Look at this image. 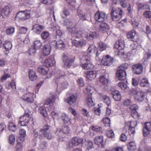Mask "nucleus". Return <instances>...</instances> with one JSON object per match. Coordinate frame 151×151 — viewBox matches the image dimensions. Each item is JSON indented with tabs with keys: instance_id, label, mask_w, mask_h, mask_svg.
Instances as JSON below:
<instances>
[{
	"instance_id": "obj_1",
	"label": "nucleus",
	"mask_w": 151,
	"mask_h": 151,
	"mask_svg": "<svg viewBox=\"0 0 151 151\" xmlns=\"http://www.w3.org/2000/svg\"><path fill=\"white\" fill-rule=\"evenodd\" d=\"M96 49L95 46L93 44L90 45L87 50V54L83 56L81 59V62L82 67L85 70L92 69L93 65L90 62L92 56V51Z\"/></svg>"
},
{
	"instance_id": "obj_2",
	"label": "nucleus",
	"mask_w": 151,
	"mask_h": 151,
	"mask_svg": "<svg viewBox=\"0 0 151 151\" xmlns=\"http://www.w3.org/2000/svg\"><path fill=\"white\" fill-rule=\"evenodd\" d=\"M51 127L47 125H44L43 128L39 130L35 129L33 131V139L36 140L37 138H39L40 139H43L45 138L48 139H51L53 136L50 132Z\"/></svg>"
},
{
	"instance_id": "obj_3",
	"label": "nucleus",
	"mask_w": 151,
	"mask_h": 151,
	"mask_svg": "<svg viewBox=\"0 0 151 151\" xmlns=\"http://www.w3.org/2000/svg\"><path fill=\"white\" fill-rule=\"evenodd\" d=\"M66 75L63 71L59 70H58L56 71L55 73V77L53 81L57 84L58 88L57 90L58 89L62 90L67 88L68 85V83L63 78Z\"/></svg>"
},
{
	"instance_id": "obj_4",
	"label": "nucleus",
	"mask_w": 151,
	"mask_h": 151,
	"mask_svg": "<svg viewBox=\"0 0 151 151\" xmlns=\"http://www.w3.org/2000/svg\"><path fill=\"white\" fill-rule=\"evenodd\" d=\"M34 88L29 87L26 91V93L21 98V99L28 103H32L34 101L35 96L33 90Z\"/></svg>"
},
{
	"instance_id": "obj_5",
	"label": "nucleus",
	"mask_w": 151,
	"mask_h": 151,
	"mask_svg": "<svg viewBox=\"0 0 151 151\" xmlns=\"http://www.w3.org/2000/svg\"><path fill=\"white\" fill-rule=\"evenodd\" d=\"M56 96L55 95H52L51 97L47 99L44 104H41L40 107L39 108L40 113L44 117L47 116V112L46 109V105L50 104V106L52 105V103L55 101V99Z\"/></svg>"
},
{
	"instance_id": "obj_6",
	"label": "nucleus",
	"mask_w": 151,
	"mask_h": 151,
	"mask_svg": "<svg viewBox=\"0 0 151 151\" xmlns=\"http://www.w3.org/2000/svg\"><path fill=\"white\" fill-rule=\"evenodd\" d=\"M128 65L127 64H124L119 67V69L116 72V76L118 79L123 81L126 78V73L125 70L127 69Z\"/></svg>"
},
{
	"instance_id": "obj_7",
	"label": "nucleus",
	"mask_w": 151,
	"mask_h": 151,
	"mask_svg": "<svg viewBox=\"0 0 151 151\" xmlns=\"http://www.w3.org/2000/svg\"><path fill=\"white\" fill-rule=\"evenodd\" d=\"M74 57L68 54H63L62 60L64 63V66L66 68H70L74 61Z\"/></svg>"
},
{
	"instance_id": "obj_8",
	"label": "nucleus",
	"mask_w": 151,
	"mask_h": 151,
	"mask_svg": "<svg viewBox=\"0 0 151 151\" xmlns=\"http://www.w3.org/2000/svg\"><path fill=\"white\" fill-rule=\"evenodd\" d=\"M122 11L118 8L112 7L111 12V17L113 21H119L122 17Z\"/></svg>"
},
{
	"instance_id": "obj_9",
	"label": "nucleus",
	"mask_w": 151,
	"mask_h": 151,
	"mask_svg": "<svg viewBox=\"0 0 151 151\" xmlns=\"http://www.w3.org/2000/svg\"><path fill=\"white\" fill-rule=\"evenodd\" d=\"M31 112L26 111L24 115L20 117L18 124L20 126H26L29 123L31 119L30 116Z\"/></svg>"
},
{
	"instance_id": "obj_10",
	"label": "nucleus",
	"mask_w": 151,
	"mask_h": 151,
	"mask_svg": "<svg viewBox=\"0 0 151 151\" xmlns=\"http://www.w3.org/2000/svg\"><path fill=\"white\" fill-rule=\"evenodd\" d=\"M30 12L28 10L20 11L17 14L15 17V19L24 20L28 19L30 17Z\"/></svg>"
},
{
	"instance_id": "obj_11",
	"label": "nucleus",
	"mask_w": 151,
	"mask_h": 151,
	"mask_svg": "<svg viewBox=\"0 0 151 151\" xmlns=\"http://www.w3.org/2000/svg\"><path fill=\"white\" fill-rule=\"evenodd\" d=\"M137 123L135 121H130L126 122L125 127L129 128L128 131L129 134L132 137L135 133V127L137 125Z\"/></svg>"
},
{
	"instance_id": "obj_12",
	"label": "nucleus",
	"mask_w": 151,
	"mask_h": 151,
	"mask_svg": "<svg viewBox=\"0 0 151 151\" xmlns=\"http://www.w3.org/2000/svg\"><path fill=\"white\" fill-rule=\"evenodd\" d=\"M70 131V128L68 126H63L62 127L61 129H57L55 134L60 137H65V134L69 133Z\"/></svg>"
},
{
	"instance_id": "obj_13",
	"label": "nucleus",
	"mask_w": 151,
	"mask_h": 151,
	"mask_svg": "<svg viewBox=\"0 0 151 151\" xmlns=\"http://www.w3.org/2000/svg\"><path fill=\"white\" fill-rule=\"evenodd\" d=\"M94 19L96 21L101 23L106 19L107 16L104 13L98 11L95 14Z\"/></svg>"
},
{
	"instance_id": "obj_14",
	"label": "nucleus",
	"mask_w": 151,
	"mask_h": 151,
	"mask_svg": "<svg viewBox=\"0 0 151 151\" xmlns=\"http://www.w3.org/2000/svg\"><path fill=\"white\" fill-rule=\"evenodd\" d=\"M83 142V140L79 137L73 138L71 140V142L68 144V147L70 148L73 147L78 145L80 143Z\"/></svg>"
},
{
	"instance_id": "obj_15",
	"label": "nucleus",
	"mask_w": 151,
	"mask_h": 151,
	"mask_svg": "<svg viewBox=\"0 0 151 151\" xmlns=\"http://www.w3.org/2000/svg\"><path fill=\"white\" fill-rule=\"evenodd\" d=\"M101 62L104 65H110L113 63V58L106 55L103 57Z\"/></svg>"
},
{
	"instance_id": "obj_16",
	"label": "nucleus",
	"mask_w": 151,
	"mask_h": 151,
	"mask_svg": "<svg viewBox=\"0 0 151 151\" xmlns=\"http://www.w3.org/2000/svg\"><path fill=\"white\" fill-rule=\"evenodd\" d=\"M127 38L133 42H136L138 38L137 35L134 29H132L127 34Z\"/></svg>"
},
{
	"instance_id": "obj_17",
	"label": "nucleus",
	"mask_w": 151,
	"mask_h": 151,
	"mask_svg": "<svg viewBox=\"0 0 151 151\" xmlns=\"http://www.w3.org/2000/svg\"><path fill=\"white\" fill-rule=\"evenodd\" d=\"M145 93L143 91H136L134 97L135 100L139 102L142 101L145 97Z\"/></svg>"
},
{
	"instance_id": "obj_18",
	"label": "nucleus",
	"mask_w": 151,
	"mask_h": 151,
	"mask_svg": "<svg viewBox=\"0 0 151 151\" xmlns=\"http://www.w3.org/2000/svg\"><path fill=\"white\" fill-rule=\"evenodd\" d=\"M100 30L103 33L106 32L108 35L111 34V30L108 24L106 23H101L100 25Z\"/></svg>"
},
{
	"instance_id": "obj_19",
	"label": "nucleus",
	"mask_w": 151,
	"mask_h": 151,
	"mask_svg": "<svg viewBox=\"0 0 151 151\" xmlns=\"http://www.w3.org/2000/svg\"><path fill=\"white\" fill-rule=\"evenodd\" d=\"M151 131V123L150 122L145 123L143 129V134L144 136L148 135Z\"/></svg>"
},
{
	"instance_id": "obj_20",
	"label": "nucleus",
	"mask_w": 151,
	"mask_h": 151,
	"mask_svg": "<svg viewBox=\"0 0 151 151\" xmlns=\"http://www.w3.org/2000/svg\"><path fill=\"white\" fill-rule=\"evenodd\" d=\"M132 69L134 73L139 74L142 71L143 67L141 64L139 63L133 65Z\"/></svg>"
},
{
	"instance_id": "obj_21",
	"label": "nucleus",
	"mask_w": 151,
	"mask_h": 151,
	"mask_svg": "<svg viewBox=\"0 0 151 151\" xmlns=\"http://www.w3.org/2000/svg\"><path fill=\"white\" fill-rule=\"evenodd\" d=\"M97 72L96 70L87 71L85 73V76L87 79L92 81L96 77Z\"/></svg>"
},
{
	"instance_id": "obj_22",
	"label": "nucleus",
	"mask_w": 151,
	"mask_h": 151,
	"mask_svg": "<svg viewBox=\"0 0 151 151\" xmlns=\"http://www.w3.org/2000/svg\"><path fill=\"white\" fill-rule=\"evenodd\" d=\"M61 119L64 124H71V118L64 113L62 114Z\"/></svg>"
},
{
	"instance_id": "obj_23",
	"label": "nucleus",
	"mask_w": 151,
	"mask_h": 151,
	"mask_svg": "<svg viewBox=\"0 0 151 151\" xmlns=\"http://www.w3.org/2000/svg\"><path fill=\"white\" fill-rule=\"evenodd\" d=\"M63 24L66 27L69 32H72V28H74L73 27V22L71 19L69 18H66L64 20Z\"/></svg>"
},
{
	"instance_id": "obj_24",
	"label": "nucleus",
	"mask_w": 151,
	"mask_h": 151,
	"mask_svg": "<svg viewBox=\"0 0 151 151\" xmlns=\"http://www.w3.org/2000/svg\"><path fill=\"white\" fill-rule=\"evenodd\" d=\"M111 95L113 98L116 101H120L122 96L120 92L118 90H114L111 91Z\"/></svg>"
},
{
	"instance_id": "obj_25",
	"label": "nucleus",
	"mask_w": 151,
	"mask_h": 151,
	"mask_svg": "<svg viewBox=\"0 0 151 151\" xmlns=\"http://www.w3.org/2000/svg\"><path fill=\"white\" fill-rule=\"evenodd\" d=\"M44 27L42 25L38 24L33 25L32 30L33 32L37 34H39L44 29Z\"/></svg>"
},
{
	"instance_id": "obj_26",
	"label": "nucleus",
	"mask_w": 151,
	"mask_h": 151,
	"mask_svg": "<svg viewBox=\"0 0 151 151\" xmlns=\"http://www.w3.org/2000/svg\"><path fill=\"white\" fill-rule=\"evenodd\" d=\"M10 11L9 8L8 6H6L0 10V14L4 18L7 17L9 15Z\"/></svg>"
},
{
	"instance_id": "obj_27",
	"label": "nucleus",
	"mask_w": 151,
	"mask_h": 151,
	"mask_svg": "<svg viewBox=\"0 0 151 151\" xmlns=\"http://www.w3.org/2000/svg\"><path fill=\"white\" fill-rule=\"evenodd\" d=\"M115 48L121 50L124 47V42L123 40H119L116 41L114 45Z\"/></svg>"
},
{
	"instance_id": "obj_28",
	"label": "nucleus",
	"mask_w": 151,
	"mask_h": 151,
	"mask_svg": "<svg viewBox=\"0 0 151 151\" xmlns=\"http://www.w3.org/2000/svg\"><path fill=\"white\" fill-rule=\"evenodd\" d=\"M76 29L75 27L72 28V32H70L71 33L72 35H74L77 38H79L82 36V33L81 31H78L76 30Z\"/></svg>"
},
{
	"instance_id": "obj_29",
	"label": "nucleus",
	"mask_w": 151,
	"mask_h": 151,
	"mask_svg": "<svg viewBox=\"0 0 151 151\" xmlns=\"http://www.w3.org/2000/svg\"><path fill=\"white\" fill-rule=\"evenodd\" d=\"M45 64L47 67L52 66L55 64V62L54 58L47 59L45 61Z\"/></svg>"
},
{
	"instance_id": "obj_30",
	"label": "nucleus",
	"mask_w": 151,
	"mask_h": 151,
	"mask_svg": "<svg viewBox=\"0 0 151 151\" xmlns=\"http://www.w3.org/2000/svg\"><path fill=\"white\" fill-rule=\"evenodd\" d=\"M51 50V47L50 45L47 44L44 45L43 48V51L45 55L46 56L49 55Z\"/></svg>"
},
{
	"instance_id": "obj_31",
	"label": "nucleus",
	"mask_w": 151,
	"mask_h": 151,
	"mask_svg": "<svg viewBox=\"0 0 151 151\" xmlns=\"http://www.w3.org/2000/svg\"><path fill=\"white\" fill-rule=\"evenodd\" d=\"M96 36V33L95 32H87L86 37L88 40H92Z\"/></svg>"
},
{
	"instance_id": "obj_32",
	"label": "nucleus",
	"mask_w": 151,
	"mask_h": 151,
	"mask_svg": "<svg viewBox=\"0 0 151 151\" xmlns=\"http://www.w3.org/2000/svg\"><path fill=\"white\" fill-rule=\"evenodd\" d=\"M86 102L89 107H91L95 104L92 99V95H88L86 98Z\"/></svg>"
},
{
	"instance_id": "obj_33",
	"label": "nucleus",
	"mask_w": 151,
	"mask_h": 151,
	"mask_svg": "<svg viewBox=\"0 0 151 151\" xmlns=\"http://www.w3.org/2000/svg\"><path fill=\"white\" fill-rule=\"evenodd\" d=\"M150 85L148 80L146 78L142 79L140 83V86L142 87H148Z\"/></svg>"
},
{
	"instance_id": "obj_34",
	"label": "nucleus",
	"mask_w": 151,
	"mask_h": 151,
	"mask_svg": "<svg viewBox=\"0 0 151 151\" xmlns=\"http://www.w3.org/2000/svg\"><path fill=\"white\" fill-rule=\"evenodd\" d=\"M3 46L6 51H9L11 49L12 45L11 42L9 40H6L3 44Z\"/></svg>"
},
{
	"instance_id": "obj_35",
	"label": "nucleus",
	"mask_w": 151,
	"mask_h": 151,
	"mask_svg": "<svg viewBox=\"0 0 151 151\" xmlns=\"http://www.w3.org/2000/svg\"><path fill=\"white\" fill-rule=\"evenodd\" d=\"M76 97L74 95H72L68 98L67 102L69 104L72 105L76 102Z\"/></svg>"
},
{
	"instance_id": "obj_36",
	"label": "nucleus",
	"mask_w": 151,
	"mask_h": 151,
	"mask_svg": "<svg viewBox=\"0 0 151 151\" xmlns=\"http://www.w3.org/2000/svg\"><path fill=\"white\" fill-rule=\"evenodd\" d=\"M29 77L32 81L35 80L37 78V76L35 75V71L32 69L30 70L29 72Z\"/></svg>"
},
{
	"instance_id": "obj_37",
	"label": "nucleus",
	"mask_w": 151,
	"mask_h": 151,
	"mask_svg": "<svg viewBox=\"0 0 151 151\" xmlns=\"http://www.w3.org/2000/svg\"><path fill=\"white\" fill-rule=\"evenodd\" d=\"M127 147L128 150L130 151H134L136 148V144L134 142H129L128 144Z\"/></svg>"
},
{
	"instance_id": "obj_38",
	"label": "nucleus",
	"mask_w": 151,
	"mask_h": 151,
	"mask_svg": "<svg viewBox=\"0 0 151 151\" xmlns=\"http://www.w3.org/2000/svg\"><path fill=\"white\" fill-rule=\"evenodd\" d=\"M103 137L102 136H98L94 139V142L95 144L99 145L101 144L103 142Z\"/></svg>"
},
{
	"instance_id": "obj_39",
	"label": "nucleus",
	"mask_w": 151,
	"mask_h": 151,
	"mask_svg": "<svg viewBox=\"0 0 151 151\" xmlns=\"http://www.w3.org/2000/svg\"><path fill=\"white\" fill-rule=\"evenodd\" d=\"M93 87L90 86H88L84 90V92L88 94V95H92V91L93 90Z\"/></svg>"
},
{
	"instance_id": "obj_40",
	"label": "nucleus",
	"mask_w": 151,
	"mask_h": 151,
	"mask_svg": "<svg viewBox=\"0 0 151 151\" xmlns=\"http://www.w3.org/2000/svg\"><path fill=\"white\" fill-rule=\"evenodd\" d=\"M42 46V43L40 40H35L33 42V46L37 49H39Z\"/></svg>"
},
{
	"instance_id": "obj_41",
	"label": "nucleus",
	"mask_w": 151,
	"mask_h": 151,
	"mask_svg": "<svg viewBox=\"0 0 151 151\" xmlns=\"http://www.w3.org/2000/svg\"><path fill=\"white\" fill-rule=\"evenodd\" d=\"M102 99L104 102L106 104L107 106H109L111 104V100L109 97L107 96H104L102 97Z\"/></svg>"
},
{
	"instance_id": "obj_42",
	"label": "nucleus",
	"mask_w": 151,
	"mask_h": 151,
	"mask_svg": "<svg viewBox=\"0 0 151 151\" xmlns=\"http://www.w3.org/2000/svg\"><path fill=\"white\" fill-rule=\"evenodd\" d=\"M37 70L39 73L43 75L47 74L48 72L47 68H44L43 67H39Z\"/></svg>"
},
{
	"instance_id": "obj_43",
	"label": "nucleus",
	"mask_w": 151,
	"mask_h": 151,
	"mask_svg": "<svg viewBox=\"0 0 151 151\" xmlns=\"http://www.w3.org/2000/svg\"><path fill=\"white\" fill-rule=\"evenodd\" d=\"M131 49L132 50L131 53L134 55L137 51V46L136 43H133L130 45Z\"/></svg>"
},
{
	"instance_id": "obj_44",
	"label": "nucleus",
	"mask_w": 151,
	"mask_h": 151,
	"mask_svg": "<svg viewBox=\"0 0 151 151\" xmlns=\"http://www.w3.org/2000/svg\"><path fill=\"white\" fill-rule=\"evenodd\" d=\"M107 47L106 44L101 42H100L98 43V47L99 49L101 51L105 50Z\"/></svg>"
},
{
	"instance_id": "obj_45",
	"label": "nucleus",
	"mask_w": 151,
	"mask_h": 151,
	"mask_svg": "<svg viewBox=\"0 0 151 151\" xmlns=\"http://www.w3.org/2000/svg\"><path fill=\"white\" fill-rule=\"evenodd\" d=\"M99 81L103 85H105L108 82V79L105 75H103L100 76L99 78Z\"/></svg>"
},
{
	"instance_id": "obj_46",
	"label": "nucleus",
	"mask_w": 151,
	"mask_h": 151,
	"mask_svg": "<svg viewBox=\"0 0 151 151\" xmlns=\"http://www.w3.org/2000/svg\"><path fill=\"white\" fill-rule=\"evenodd\" d=\"M84 144L87 147V150H89L93 147V142L90 140L86 141L84 143Z\"/></svg>"
},
{
	"instance_id": "obj_47",
	"label": "nucleus",
	"mask_w": 151,
	"mask_h": 151,
	"mask_svg": "<svg viewBox=\"0 0 151 151\" xmlns=\"http://www.w3.org/2000/svg\"><path fill=\"white\" fill-rule=\"evenodd\" d=\"M8 129L11 131L14 132L17 129L16 126L13 122H10L9 124Z\"/></svg>"
},
{
	"instance_id": "obj_48",
	"label": "nucleus",
	"mask_w": 151,
	"mask_h": 151,
	"mask_svg": "<svg viewBox=\"0 0 151 151\" xmlns=\"http://www.w3.org/2000/svg\"><path fill=\"white\" fill-rule=\"evenodd\" d=\"M28 29L27 28L24 27H20L19 28V31L20 34H19V36H20L22 34H25L27 30Z\"/></svg>"
},
{
	"instance_id": "obj_49",
	"label": "nucleus",
	"mask_w": 151,
	"mask_h": 151,
	"mask_svg": "<svg viewBox=\"0 0 151 151\" xmlns=\"http://www.w3.org/2000/svg\"><path fill=\"white\" fill-rule=\"evenodd\" d=\"M47 146V143L45 141H43L41 142L39 145V148L42 150L45 149Z\"/></svg>"
},
{
	"instance_id": "obj_50",
	"label": "nucleus",
	"mask_w": 151,
	"mask_h": 151,
	"mask_svg": "<svg viewBox=\"0 0 151 151\" xmlns=\"http://www.w3.org/2000/svg\"><path fill=\"white\" fill-rule=\"evenodd\" d=\"M37 49L36 48H35L33 46L30 47L29 48L28 51L29 55H34L36 53V50Z\"/></svg>"
},
{
	"instance_id": "obj_51",
	"label": "nucleus",
	"mask_w": 151,
	"mask_h": 151,
	"mask_svg": "<svg viewBox=\"0 0 151 151\" xmlns=\"http://www.w3.org/2000/svg\"><path fill=\"white\" fill-rule=\"evenodd\" d=\"M19 134L21 137V140L23 141L24 140V138L26 135V131L24 129H21L19 131Z\"/></svg>"
},
{
	"instance_id": "obj_52",
	"label": "nucleus",
	"mask_w": 151,
	"mask_h": 151,
	"mask_svg": "<svg viewBox=\"0 0 151 151\" xmlns=\"http://www.w3.org/2000/svg\"><path fill=\"white\" fill-rule=\"evenodd\" d=\"M15 28L14 27H10L8 28L6 31V34L8 35H11L14 32Z\"/></svg>"
},
{
	"instance_id": "obj_53",
	"label": "nucleus",
	"mask_w": 151,
	"mask_h": 151,
	"mask_svg": "<svg viewBox=\"0 0 151 151\" xmlns=\"http://www.w3.org/2000/svg\"><path fill=\"white\" fill-rule=\"evenodd\" d=\"M41 2L46 4H52L54 2V0H40Z\"/></svg>"
},
{
	"instance_id": "obj_54",
	"label": "nucleus",
	"mask_w": 151,
	"mask_h": 151,
	"mask_svg": "<svg viewBox=\"0 0 151 151\" xmlns=\"http://www.w3.org/2000/svg\"><path fill=\"white\" fill-rule=\"evenodd\" d=\"M78 14L81 19L85 20V14L82 11L78 10L77 11Z\"/></svg>"
},
{
	"instance_id": "obj_55",
	"label": "nucleus",
	"mask_w": 151,
	"mask_h": 151,
	"mask_svg": "<svg viewBox=\"0 0 151 151\" xmlns=\"http://www.w3.org/2000/svg\"><path fill=\"white\" fill-rule=\"evenodd\" d=\"M49 36V33L47 32H44L41 34L42 39L45 40Z\"/></svg>"
},
{
	"instance_id": "obj_56",
	"label": "nucleus",
	"mask_w": 151,
	"mask_h": 151,
	"mask_svg": "<svg viewBox=\"0 0 151 151\" xmlns=\"http://www.w3.org/2000/svg\"><path fill=\"white\" fill-rule=\"evenodd\" d=\"M69 14L70 13L69 11L67 9H64L62 12V13L60 14V16L62 18H64V17L63 16V14L64 15L65 17H67L69 15Z\"/></svg>"
},
{
	"instance_id": "obj_57",
	"label": "nucleus",
	"mask_w": 151,
	"mask_h": 151,
	"mask_svg": "<svg viewBox=\"0 0 151 151\" xmlns=\"http://www.w3.org/2000/svg\"><path fill=\"white\" fill-rule=\"evenodd\" d=\"M118 86L123 90L125 89L127 87V85L126 84L123 82H120L118 83Z\"/></svg>"
},
{
	"instance_id": "obj_58",
	"label": "nucleus",
	"mask_w": 151,
	"mask_h": 151,
	"mask_svg": "<svg viewBox=\"0 0 151 151\" xmlns=\"http://www.w3.org/2000/svg\"><path fill=\"white\" fill-rule=\"evenodd\" d=\"M82 114L85 116L88 117L90 116V115L89 112L85 109H83L81 110Z\"/></svg>"
},
{
	"instance_id": "obj_59",
	"label": "nucleus",
	"mask_w": 151,
	"mask_h": 151,
	"mask_svg": "<svg viewBox=\"0 0 151 151\" xmlns=\"http://www.w3.org/2000/svg\"><path fill=\"white\" fill-rule=\"evenodd\" d=\"M86 43V41L84 40H78V47H81L84 46Z\"/></svg>"
},
{
	"instance_id": "obj_60",
	"label": "nucleus",
	"mask_w": 151,
	"mask_h": 151,
	"mask_svg": "<svg viewBox=\"0 0 151 151\" xmlns=\"http://www.w3.org/2000/svg\"><path fill=\"white\" fill-rule=\"evenodd\" d=\"M56 27L54 29V30H55L56 31V34L57 35L60 37L62 35L63 33L61 30L59 29V27L57 26V28Z\"/></svg>"
},
{
	"instance_id": "obj_61",
	"label": "nucleus",
	"mask_w": 151,
	"mask_h": 151,
	"mask_svg": "<svg viewBox=\"0 0 151 151\" xmlns=\"http://www.w3.org/2000/svg\"><path fill=\"white\" fill-rule=\"evenodd\" d=\"M9 142L11 145L13 144L15 141V138L14 135H10L9 137Z\"/></svg>"
},
{
	"instance_id": "obj_62",
	"label": "nucleus",
	"mask_w": 151,
	"mask_h": 151,
	"mask_svg": "<svg viewBox=\"0 0 151 151\" xmlns=\"http://www.w3.org/2000/svg\"><path fill=\"white\" fill-rule=\"evenodd\" d=\"M92 130L96 132H99L101 131L102 128L98 126H93L92 128Z\"/></svg>"
},
{
	"instance_id": "obj_63",
	"label": "nucleus",
	"mask_w": 151,
	"mask_h": 151,
	"mask_svg": "<svg viewBox=\"0 0 151 151\" xmlns=\"http://www.w3.org/2000/svg\"><path fill=\"white\" fill-rule=\"evenodd\" d=\"M106 135L108 137L111 138H113L114 137V133L112 130L108 131L106 133Z\"/></svg>"
},
{
	"instance_id": "obj_64",
	"label": "nucleus",
	"mask_w": 151,
	"mask_h": 151,
	"mask_svg": "<svg viewBox=\"0 0 151 151\" xmlns=\"http://www.w3.org/2000/svg\"><path fill=\"white\" fill-rule=\"evenodd\" d=\"M131 115L134 119H137L139 117L138 113L136 111H132L131 112Z\"/></svg>"
}]
</instances>
